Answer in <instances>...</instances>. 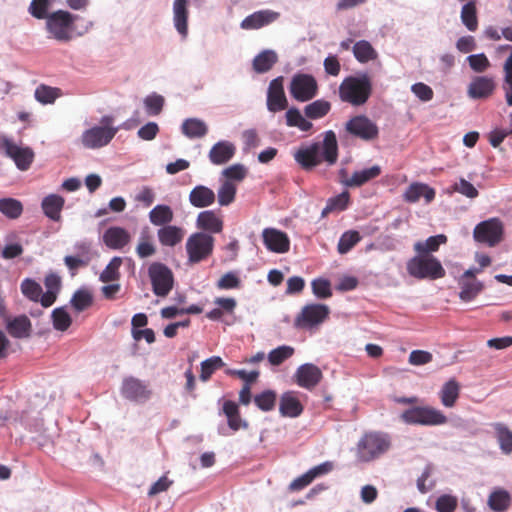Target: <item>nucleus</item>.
I'll use <instances>...</instances> for the list:
<instances>
[{
	"label": "nucleus",
	"mask_w": 512,
	"mask_h": 512,
	"mask_svg": "<svg viewBox=\"0 0 512 512\" xmlns=\"http://www.w3.org/2000/svg\"><path fill=\"white\" fill-rule=\"evenodd\" d=\"M45 26L50 38L66 43L87 34L94 23L78 14L59 9L50 13Z\"/></svg>",
	"instance_id": "f257e3e1"
},
{
	"label": "nucleus",
	"mask_w": 512,
	"mask_h": 512,
	"mask_svg": "<svg viewBox=\"0 0 512 512\" xmlns=\"http://www.w3.org/2000/svg\"><path fill=\"white\" fill-rule=\"evenodd\" d=\"M294 159L306 170L318 166L323 161L329 166L334 165L338 159V142L335 132L325 131L322 142L315 141L302 145L294 153Z\"/></svg>",
	"instance_id": "f03ea898"
},
{
	"label": "nucleus",
	"mask_w": 512,
	"mask_h": 512,
	"mask_svg": "<svg viewBox=\"0 0 512 512\" xmlns=\"http://www.w3.org/2000/svg\"><path fill=\"white\" fill-rule=\"evenodd\" d=\"M372 94V81L367 73L348 76L339 85V98L354 107L364 105Z\"/></svg>",
	"instance_id": "7ed1b4c3"
},
{
	"label": "nucleus",
	"mask_w": 512,
	"mask_h": 512,
	"mask_svg": "<svg viewBox=\"0 0 512 512\" xmlns=\"http://www.w3.org/2000/svg\"><path fill=\"white\" fill-rule=\"evenodd\" d=\"M391 447V438L387 433H365L357 443V460L371 462L385 454Z\"/></svg>",
	"instance_id": "20e7f679"
},
{
	"label": "nucleus",
	"mask_w": 512,
	"mask_h": 512,
	"mask_svg": "<svg viewBox=\"0 0 512 512\" xmlns=\"http://www.w3.org/2000/svg\"><path fill=\"white\" fill-rule=\"evenodd\" d=\"M407 272L417 279L436 280L445 276V270L434 256H415L407 262Z\"/></svg>",
	"instance_id": "39448f33"
},
{
	"label": "nucleus",
	"mask_w": 512,
	"mask_h": 512,
	"mask_svg": "<svg viewBox=\"0 0 512 512\" xmlns=\"http://www.w3.org/2000/svg\"><path fill=\"white\" fill-rule=\"evenodd\" d=\"M400 419L408 425L437 426L447 422L445 414L433 407L415 406L403 411Z\"/></svg>",
	"instance_id": "423d86ee"
},
{
	"label": "nucleus",
	"mask_w": 512,
	"mask_h": 512,
	"mask_svg": "<svg viewBox=\"0 0 512 512\" xmlns=\"http://www.w3.org/2000/svg\"><path fill=\"white\" fill-rule=\"evenodd\" d=\"M185 248L188 256V263H199L212 254L214 248V237L205 232H195L188 237Z\"/></svg>",
	"instance_id": "0eeeda50"
},
{
	"label": "nucleus",
	"mask_w": 512,
	"mask_h": 512,
	"mask_svg": "<svg viewBox=\"0 0 512 512\" xmlns=\"http://www.w3.org/2000/svg\"><path fill=\"white\" fill-rule=\"evenodd\" d=\"M329 314L330 308L325 304H307L295 318L294 326L298 329L312 330L321 325Z\"/></svg>",
	"instance_id": "6e6552de"
},
{
	"label": "nucleus",
	"mask_w": 512,
	"mask_h": 512,
	"mask_svg": "<svg viewBox=\"0 0 512 512\" xmlns=\"http://www.w3.org/2000/svg\"><path fill=\"white\" fill-rule=\"evenodd\" d=\"M152 291L156 296L165 297L173 288L174 276L171 269L163 263L153 262L148 268Z\"/></svg>",
	"instance_id": "1a4fd4ad"
},
{
	"label": "nucleus",
	"mask_w": 512,
	"mask_h": 512,
	"mask_svg": "<svg viewBox=\"0 0 512 512\" xmlns=\"http://www.w3.org/2000/svg\"><path fill=\"white\" fill-rule=\"evenodd\" d=\"M289 92L296 101L308 102L317 95L318 84L312 75L296 73L291 78Z\"/></svg>",
	"instance_id": "9d476101"
},
{
	"label": "nucleus",
	"mask_w": 512,
	"mask_h": 512,
	"mask_svg": "<svg viewBox=\"0 0 512 512\" xmlns=\"http://www.w3.org/2000/svg\"><path fill=\"white\" fill-rule=\"evenodd\" d=\"M503 232L502 222L498 218H490L476 225L473 237L476 242L494 247L502 240Z\"/></svg>",
	"instance_id": "9b49d317"
},
{
	"label": "nucleus",
	"mask_w": 512,
	"mask_h": 512,
	"mask_svg": "<svg viewBox=\"0 0 512 512\" xmlns=\"http://www.w3.org/2000/svg\"><path fill=\"white\" fill-rule=\"evenodd\" d=\"M118 128L92 126L82 132L80 141L84 148L96 150L107 146L115 137Z\"/></svg>",
	"instance_id": "f8f14e48"
},
{
	"label": "nucleus",
	"mask_w": 512,
	"mask_h": 512,
	"mask_svg": "<svg viewBox=\"0 0 512 512\" xmlns=\"http://www.w3.org/2000/svg\"><path fill=\"white\" fill-rule=\"evenodd\" d=\"M284 77L272 79L266 92V107L271 113H277L288 108V99L284 91Z\"/></svg>",
	"instance_id": "ddd939ff"
},
{
	"label": "nucleus",
	"mask_w": 512,
	"mask_h": 512,
	"mask_svg": "<svg viewBox=\"0 0 512 512\" xmlns=\"http://www.w3.org/2000/svg\"><path fill=\"white\" fill-rule=\"evenodd\" d=\"M345 129L352 136L364 141L374 140L379 134V129L376 123L364 115H357L351 118L345 124Z\"/></svg>",
	"instance_id": "4468645a"
},
{
	"label": "nucleus",
	"mask_w": 512,
	"mask_h": 512,
	"mask_svg": "<svg viewBox=\"0 0 512 512\" xmlns=\"http://www.w3.org/2000/svg\"><path fill=\"white\" fill-rule=\"evenodd\" d=\"M121 393L124 398L138 403L146 402L151 396L147 383L133 376L123 379Z\"/></svg>",
	"instance_id": "2eb2a0df"
},
{
	"label": "nucleus",
	"mask_w": 512,
	"mask_h": 512,
	"mask_svg": "<svg viewBox=\"0 0 512 512\" xmlns=\"http://www.w3.org/2000/svg\"><path fill=\"white\" fill-rule=\"evenodd\" d=\"M263 243L267 250L273 253L284 254L290 249L288 235L276 228H265L262 231Z\"/></svg>",
	"instance_id": "dca6fc26"
},
{
	"label": "nucleus",
	"mask_w": 512,
	"mask_h": 512,
	"mask_svg": "<svg viewBox=\"0 0 512 512\" xmlns=\"http://www.w3.org/2000/svg\"><path fill=\"white\" fill-rule=\"evenodd\" d=\"M294 379L299 387L312 390L320 383L322 379V372L316 365L312 363H305L297 368L294 374Z\"/></svg>",
	"instance_id": "f3484780"
},
{
	"label": "nucleus",
	"mask_w": 512,
	"mask_h": 512,
	"mask_svg": "<svg viewBox=\"0 0 512 512\" xmlns=\"http://www.w3.org/2000/svg\"><path fill=\"white\" fill-rule=\"evenodd\" d=\"M280 14L270 9L258 10L246 16L240 23L243 30H257L265 27L279 18Z\"/></svg>",
	"instance_id": "a211bd4d"
},
{
	"label": "nucleus",
	"mask_w": 512,
	"mask_h": 512,
	"mask_svg": "<svg viewBox=\"0 0 512 512\" xmlns=\"http://www.w3.org/2000/svg\"><path fill=\"white\" fill-rule=\"evenodd\" d=\"M6 154L12 158L19 170L26 171L34 159V152L29 147H21L17 144L5 140L4 142Z\"/></svg>",
	"instance_id": "6ab92c4d"
},
{
	"label": "nucleus",
	"mask_w": 512,
	"mask_h": 512,
	"mask_svg": "<svg viewBox=\"0 0 512 512\" xmlns=\"http://www.w3.org/2000/svg\"><path fill=\"white\" fill-rule=\"evenodd\" d=\"M495 90L494 79L490 76H475L467 88V95L473 100L486 99Z\"/></svg>",
	"instance_id": "aec40b11"
},
{
	"label": "nucleus",
	"mask_w": 512,
	"mask_h": 512,
	"mask_svg": "<svg viewBox=\"0 0 512 512\" xmlns=\"http://www.w3.org/2000/svg\"><path fill=\"white\" fill-rule=\"evenodd\" d=\"M173 25L182 38L188 35L189 0H173Z\"/></svg>",
	"instance_id": "412c9836"
},
{
	"label": "nucleus",
	"mask_w": 512,
	"mask_h": 512,
	"mask_svg": "<svg viewBox=\"0 0 512 512\" xmlns=\"http://www.w3.org/2000/svg\"><path fill=\"white\" fill-rule=\"evenodd\" d=\"M130 240V233L125 228L119 226L109 227L103 234L104 244L113 250L123 249Z\"/></svg>",
	"instance_id": "4be33fe9"
},
{
	"label": "nucleus",
	"mask_w": 512,
	"mask_h": 512,
	"mask_svg": "<svg viewBox=\"0 0 512 512\" xmlns=\"http://www.w3.org/2000/svg\"><path fill=\"white\" fill-rule=\"evenodd\" d=\"M235 152L236 147L232 142L221 140L212 146L208 157L212 164L223 165L233 158Z\"/></svg>",
	"instance_id": "5701e85b"
},
{
	"label": "nucleus",
	"mask_w": 512,
	"mask_h": 512,
	"mask_svg": "<svg viewBox=\"0 0 512 512\" xmlns=\"http://www.w3.org/2000/svg\"><path fill=\"white\" fill-rule=\"evenodd\" d=\"M185 236V229L177 225H167L157 230V239L163 247H175Z\"/></svg>",
	"instance_id": "b1692460"
},
{
	"label": "nucleus",
	"mask_w": 512,
	"mask_h": 512,
	"mask_svg": "<svg viewBox=\"0 0 512 512\" xmlns=\"http://www.w3.org/2000/svg\"><path fill=\"white\" fill-rule=\"evenodd\" d=\"M279 412L283 417L296 418L303 412V406L294 391H287L280 397Z\"/></svg>",
	"instance_id": "393cba45"
},
{
	"label": "nucleus",
	"mask_w": 512,
	"mask_h": 512,
	"mask_svg": "<svg viewBox=\"0 0 512 512\" xmlns=\"http://www.w3.org/2000/svg\"><path fill=\"white\" fill-rule=\"evenodd\" d=\"M215 199L214 191L204 185L195 186L189 193V202L196 208L209 207L215 202Z\"/></svg>",
	"instance_id": "a878e982"
},
{
	"label": "nucleus",
	"mask_w": 512,
	"mask_h": 512,
	"mask_svg": "<svg viewBox=\"0 0 512 512\" xmlns=\"http://www.w3.org/2000/svg\"><path fill=\"white\" fill-rule=\"evenodd\" d=\"M7 332L14 338H26L30 335L31 322L26 315H19L14 318L8 317L5 321Z\"/></svg>",
	"instance_id": "bb28decb"
},
{
	"label": "nucleus",
	"mask_w": 512,
	"mask_h": 512,
	"mask_svg": "<svg viewBox=\"0 0 512 512\" xmlns=\"http://www.w3.org/2000/svg\"><path fill=\"white\" fill-rule=\"evenodd\" d=\"M197 228L210 233H219L223 229V221L213 210H205L198 214Z\"/></svg>",
	"instance_id": "cd10ccee"
},
{
	"label": "nucleus",
	"mask_w": 512,
	"mask_h": 512,
	"mask_svg": "<svg viewBox=\"0 0 512 512\" xmlns=\"http://www.w3.org/2000/svg\"><path fill=\"white\" fill-rule=\"evenodd\" d=\"M64 203L65 201L62 196L58 194H50L43 198L41 207L47 218L57 222L61 219V211Z\"/></svg>",
	"instance_id": "c85d7f7f"
},
{
	"label": "nucleus",
	"mask_w": 512,
	"mask_h": 512,
	"mask_svg": "<svg viewBox=\"0 0 512 512\" xmlns=\"http://www.w3.org/2000/svg\"><path fill=\"white\" fill-rule=\"evenodd\" d=\"M423 197L427 203L435 197V191L423 183H412L404 192L403 198L406 202L415 203Z\"/></svg>",
	"instance_id": "c756f323"
},
{
	"label": "nucleus",
	"mask_w": 512,
	"mask_h": 512,
	"mask_svg": "<svg viewBox=\"0 0 512 512\" xmlns=\"http://www.w3.org/2000/svg\"><path fill=\"white\" fill-rule=\"evenodd\" d=\"M497 439L499 449L504 455L512 453V431L502 422H493L490 424Z\"/></svg>",
	"instance_id": "7c9ffc66"
},
{
	"label": "nucleus",
	"mask_w": 512,
	"mask_h": 512,
	"mask_svg": "<svg viewBox=\"0 0 512 512\" xmlns=\"http://www.w3.org/2000/svg\"><path fill=\"white\" fill-rule=\"evenodd\" d=\"M148 217L152 225L161 228L170 225L174 218V213L169 205L158 204L149 211Z\"/></svg>",
	"instance_id": "2f4dec72"
},
{
	"label": "nucleus",
	"mask_w": 512,
	"mask_h": 512,
	"mask_svg": "<svg viewBox=\"0 0 512 512\" xmlns=\"http://www.w3.org/2000/svg\"><path fill=\"white\" fill-rule=\"evenodd\" d=\"M46 292L42 299L43 307H50L57 299V295L61 289V278L56 273H49L44 279Z\"/></svg>",
	"instance_id": "473e14b6"
},
{
	"label": "nucleus",
	"mask_w": 512,
	"mask_h": 512,
	"mask_svg": "<svg viewBox=\"0 0 512 512\" xmlns=\"http://www.w3.org/2000/svg\"><path fill=\"white\" fill-rule=\"evenodd\" d=\"M380 173V166L374 165L363 170L355 171L350 178L343 180V184L348 187H360L368 181L378 177Z\"/></svg>",
	"instance_id": "72a5a7b5"
},
{
	"label": "nucleus",
	"mask_w": 512,
	"mask_h": 512,
	"mask_svg": "<svg viewBox=\"0 0 512 512\" xmlns=\"http://www.w3.org/2000/svg\"><path fill=\"white\" fill-rule=\"evenodd\" d=\"M511 495L503 488H495L488 497V506L494 512H505L511 505Z\"/></svg>",
	"instance_id": "f704fd0d"
},
{
	"label": "nucleus",
	"mask_w": 512,
	"mask_h": 512,
	"mask_svg": "<svg viewBox=\"0 0 512 512\" xmlns=\"http://www.w3.org/2000/svg\"><path fill=\"white\" fill-rule=\"evenodd\" d=\"M181 131L187 138L197 139L208 133V126L199 118H187L181 125Z\"/></svg>",
	"instance_id": "c9c22d12"
},
{
	"label": "nucleus",
	"mask_w": 512,
	"mask_h": 512,
	"mask_svg": "<svg viewBox=\"0 0 512 512\" xmlns=\"http://www.w3.org/2000/svg\"><path fill=\"white\" fill-rule=\"evenodd\" d=\"M285 119L288 127L298 128L302 132H308L313 128L312 122L294 106L286 109Z\"/></svg>",
	"instance_id": "e433bc0d"
},
{
	"label": "nucleus",
	"mask_w": 512,
	"mask_h": 512,
	"mask_svg": "<svg viewBox=\"0 0 512 512\" xmlns=\"http://www.w3.org/2000/svg\"><path fill=\"white\" fill-rule=\"evenodd\" d=\"M460 394V385L454 379H450L445 382L439 392L441 403L447 408H451L455 405Z\"/></svg>",
	"instance_id": "4c0bfd02"
},
{
	"label": "nucleus",
	"mask_w": 512,
	"mask_h": 512,
	"mask_svg": "<svg viewBox=\"0 0 512 512\" xmlns=\"http://www.w3.org/2000/svg\"><path fill=\"white\" fill-rule=\"evenodd\" d=\"M460 286L459 298L464 302H470L477 297L484 289V284L476 279H459Z\"/></svg>",
	"instance_id": "58836bf2"
},
{
	"label": "nucleus",
	"mask_w": 512,
	"mask_h": 512,
	"mask_svg": "<svg viewBox=\"0 0 512 512\" xmlns=\"http://www.w3.org/2000/svg\"><path fill=\"white\" fill-rule=\"evenodd\" d=\"M278 56L274 50H263L257 54L253 59V69L257 73L268 72L277 62Z\"/></svg>",
	"instance_id": "ea45409f"
},
{
	"label": "nucleus",
	"mask_w": 512,
	"mask_h": 512,
	"mask_svg": "<svg viewBox=\"0 0 512 512\" xmlns=\"http://www.w3.org/2000/svg\"><path fill=\"white\" fill-rule=\"evenodd\" d=\"M331 110V103L325 99H318L304 107V115L308 120H318L325 117Z\"/></svg>",
	"instance_id": "a19ab883"
},
{
	"label": "nucleus",
	"mask_w": 512,
	"mask_h": 512,
	"mask_svg": "<svg viewBox=\"0 0 512 512\" xmlns=\"http://www.w3.org/2000/svg\"><path fill=\"white\" fill-rule=\"evenodd\" d=\"M352 51L354 57L360 63H367L378 57L377 51L373 48L370 42L366 40L357 41L354 44Z\"/></svg>",
	"instance_id": "79ce46f5"
},
{
	"label": "nucleus",
	"mask_w": 512,
	"mask_h": 512,
	"mask_svg": "<svg viewBox=\"0 0 512 512\" xmlns=\"http://www.w3.org/2000/svg\"><path fill=\"white\" fill-rule=\"evenodd\" d=\"M504 48L510 49L511 52L503 65L504 78L502 89L505 93V100L507 105L512 106V46L506 45Z\"/></svg>",
	"instance_id": "37998d69"
},
{
	"label": "nucleus",
	"mask_w": 512,
	"mask_h": 512,
	"mask_svg": "<svg viewBox=\"0 0 512 512\" xmlns=\"http://www.w3.org/2000/svg\"><path fill=\"white\" fill-rule=\"evenodd\" d=\"M34 96L39 103L49 105L53 104L56 99L62 96V91L60 88L41 84L36 87Z\"/></svg>",
	"instance_id": "c03bdc74"
},
{
	"label": "nucleus",
	"mask_w": 512,
	"mask_h": 512,
	"mask_svg": "<svg viewBox=\"0 0 512 512\" xmlns=\"http://www.w3.org/2000/svg\"><path fill=\"white\" fill-rule=\"evenodd\" d=\"M20 289L27 299L33 302H40L42 304L44 293L38 282L31 278H25L20 284Z\"/></svg>",
	"instance_id": "a18cd8bd"
},
{
	"label": "nucleus",
	"mask_w": 512,
	"mask_h": 512,
	"mask_svg": "<svg viewBox=\"0 0 512 512\" xmlns=\"http://www.w3.org/2000/svg\"><path fill=\"white\" fill-rule=\"evenodd\" d=\"M0 212L8 219H17L23 213V205L15 198H2L0 199Z\"/></svg>",
	"instance_id": "49530a36"
},
{
	"label": "nucleus",
	"mask_w": 512,
	"mask_h": 512,
	"mask_svg": "<svg viewBox=\"0 0 512 512\" xmlns=\"http://www.w3.org/2000/svg\"><path fill=\"white\" fill-rule=\"evenodd\" d=\"M461 21L469 31H475L478 27L476 1H470L462 6Z\"/></svg>",
	"instance_id": "de8ad7c7"
},
{
	"label": "nucleus",
	"mask_w": 512,
	"mask_h": 512,
	"mask_svg": "<svg viewBox=\"0 0 512 512\" xmlns=\"http://www.w3.org/2000/svg\"><path fill=\"white\" fill-rule=\"evenodd\" d=\"M165 99L162 95L152 92L143 99V106L148 116H158L164 107Z\"/></svg>",
	"instance_id": "09e8293b"
},
{
	"label": "nucleus",
	"mask_w": 512,
	"mask_h": 512,
	"mask_svg": "<svg viewBox=\"0 0 512 512\" xmlns=\"http://www.w3.org/2000/svg\"><path fill=\"white\" fill-rule=\"evenodd\" d=\"M123 259L119 256H115L107 264L104 270L100 273L99 280L103 283H109L118 281L120 279V267Z\"/></svg>",
	"instance_id": "8fccbe9b"
},
{
	"label": "nucleus",
	"mask_w": 512,
	"mask_h": 512,
	"mask_svg": "<svg viewBox=\"0 0 512 512\" xmlns=\"http://www.w3.org/2000/svg\"><path fill=\"white\" fill-rule=\"evenodd\" d=\"M362 237L356 230L345 231L339 238L337 251L339 254L348 253L356 244L361 241Z\"/></svg>",
	"instance_id": "3c124183"
},
{
	"label": "nucleus",
	"mask_w": 512,
	"mask_h": 512,
	"mask_svg": "<svg viewBox=\"0 0 512 512\" xmlns=\"http://www.w3.org/2000/svg\"><path fill=\"white\" fill-rule=\"evenodd\" d=\"M447 242V237L444 234L430 236L425 241H419L414 244V250L420 254L437 251L441 244Z\"/></svg>",
	"instance_id": "603ef678"
},
{
	"label": "nucleus",
	"mask_w": 512,
	"mask_h": 512,
	"mask_svg": "<svg viewBox=\"0 0 512 512\" xmlns=\"http://www.w3.org/2000/svg\"><path fill=\"white\" fill-rule=\"evenodd\" d=\"M93 296L86 288H80L74 292L70 304L77 311L82 312L92 305Z\"/></svg>",
	"instance_id": "864d4df0"
},
{
	"label": "nucleus",
	"mask_w": 512,
	"mask_h": 512,
	"mask_svg": "<svg viewBox=\"0 0 512 512\" xmlns=\"http://www.w3.org/2000/svg\"><path fill=\"white\" fill-rule=\"evenodd\" d=\"M53 3V0H32L28 12L30 15L38 20H48L50 16L49 9Z\"/></svg>",
	"instance_id": "5fc2aeb1"
},
{
	"label": "nucleus",
	"mask_w": 512,
	"mask_h": 512,
	"mask_svg": "<svg viewBox=\"0 0 512 512\" xmlns=\"http://www.w3.org/2000/svg\"><path fill=\"white\" fill-rule=\"evenodd\" d=\"M294 348L289 345H281L268 353V361L273 366L281 365L294 354Z\"/></svg>",
	"instance_id": "6e6d98bb"
},
{
	"label": "nucleus",
	"mask_w": 512,
	"mask_h": 512,
	"mask_svg": "<svg viewBox=\"0 0 512 512\" xmlns=\"http://www.w3.org/2000/svg\"><path fill=\"white\" fill-rule=\"evenodd\" d=\"M236 191V186L231 181L225 180L222 182L217 193L219 205H230L235 200Z\"/></svg>",
	"instance_id": "4d7b16f0"
},
{
	"label": "nucleus",
	"mask_w": 512,
	"mask_h": 512,
	"mask_svg": "<svg viewBox=\"0 0 512 512\" xmlns=\"http://www.w3.org/2000/svg\"><path fill=\"white\" fill-rule=\"evenodd\" d=\"M53 327L58 331H66L71 323V316L66 311L65 307H58L52 311L51 314Z\"/></svg>",
	"instance_id": "13d9d810"
},
{
	"label": "nucleus",
	"mask_w": 512,
	"mask_h": 512,
	"mask_svg": "<svg viewBox=\"0 0 512 512\" xmlns=\"http://www.w3.org/2000/svg\"><path fill=\"white\" fill-rule=\"evenodd\" d=\"M222 366H224V362L219 356H213L204 360L201 363L200 379L202 381H207L214 373V371L221 368Z\"/></svg>",
	"instance_id": "bf43d9fd"
},
{
	"label": "nucleus",
	"mask_w": 512,
	"mask_h": 512,
	"mask_svg": "<svg viewBox=\"0 0 512 512\" xmlns=\"http://www.w3.org/2000/svg\"><path fill=\"white\" fill-rule=\"evenodd\" d=\"M314 296L318 299H327L332 296L331 283L325 278H316L311 282Z\"/></svg>",
	"instance_id": "052dcab7"
},
{
	"label": "nucleus",
	"mask_w": 512,
	"mask_h": 512,
	"mask_svg": "<svg viewBox=\"0 0 512 512\" xmlns=\"http://www.w3.org/2000/svg\"><path fill=\"white\" fill-rule=\"evenodd\" d=\"M256 406L262 411H270L275 407L276 393L273 390H265L254 397Z\"/></svg>",
	"instance_id": "680f3d73"
},
{
	"label": "nucleus",
	"mask_w": 512,
	"mask_h": 512,
	"mask_svg": "<svg viewBox=\"0 0 512 512\" xmlns=\"http://www.w3.org/2000/svg\"><path fill=\"white\" fill-rule=\"evenodd\" d=\"M470 68L477 72L482 73L488 69L490 62L484 53L471 54L467 57Z\"/></svg>",
	"instance_id": "e2e57ef3"
},
{
	"label": "nucleus",
	"mask_w": 512,
	"mask_h": 512,
	"mask_svg": "<svg viewBox=\"0 0 512 512\" xmlns=\"http://www.w3.org/2000/svg\"><path fill=\"white\" fill-rule=\"evenodd\" d=\"M349 203V193L344 191L327 200L326 210L343 211L347 208Z\"/></svg>",
	"instance_id": "0e129e2a"
},
{
	"label": "nucleus",
	"mask_w": 512,
	"mask_h": 512,
	"mask_svg": "<svg viewBox=\"0 0 512 512\" xmlns=\"http://www.w3.org/2000/svg\"><path fill=\"white\" fill-rule=\"evenodd\" d=\"M411 92L421 101L428 102L433 99L434 92L430 86L417 82L411 86Z\"/></svg>",
	"instance_id": "69168bd1"
},
{
	"label": "nucleus",
	"mask_w": 512,
	"mask_h": 512,
	"mask_svg": "<svg viewBox=\"0 0 512 512\" xmlns=\"http://www.w3.org/2000/svg\"><path fill=\"white\" fill-rule=\"evenodd\" d=\"M457 507V498L451 495H441L436 500L435 508L438 512H454Z\"/></svg>",
	"instance_id": "338daca9"
},
{
	"label": "nucleus",
	"mask_w": 512,
	"mask_h": 512,
	"mask_svg": "<svg viewBox=\"0 0 512 512\" xmlns=\"http://www.w3.org/2000/svg\"><path fill=\"white\" fill-rule=\"evenodd\" d=\"M247 174V170L242 164H234L222 171V175L225 176L228 180L241 181L245 178Z\"/></svg>",
	"instance_id": "774afa93"
}]
</instances>
